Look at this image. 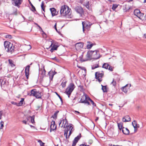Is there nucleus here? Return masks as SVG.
<instances>
[{
	"label": "nucleus",
	"mask_w": 146,
	"mask_h": 146,
	"mask_svg": "<svg viewBox=\"0 0 146 146\" xmlns=\"http://www.w3.org/2000/svg\"><path fill=\"white\" fill-rule=\"evenodd\" d=\"M29 3L30 4V5L31 6L32 9H31V10L33 11H36V9L35 7L32 4L30 1H29Z\"/></svg>",
	"instance_id": "obj_30"
},
{
	"label": "nucleus",
	"mask_w": 146,
	"mask_h": 146,
	"mask_svg": "<svg viewBox=\"0 0 146 146\" xmlns=\"http://www.w3.org/2000/svg\"><path fill=\"white\" fill-rule=\"evenodd\" d=\"M12 4L16 6L20 7V5L21 4L22 0H12Z\"/></svg>",
	"instance_id": "obj_12"
},
{
	"label": "nucleus",
	"mask_w": 146,
	"mask_h": 146,
	"mask_svg": "<svg viewBox=\"0 0 146 146\" xmlns=\"http://www.w3.org/2000/svg\"><path fill=\"white\" fill-rule=\"evenodd\" d=\"M17 9H16L15 12L13 13V14L14 15H17Z\"/></svg>",
	"instance_id": "obj_55"
},
{
	"label": "nucleus",
	"mask_w": 146,
	"mask_h": 146,
	"mask_svg": "<svg viewBox=\"0 0 146 146\" xmlns=\"http://www.w3.org/2000/svg\"><path fill=\"white\" fill-rule=\"evenodd\" d=\"M134 13L135 15L137 16L141 19H142L144 15V14L141 13L140 10L138 9H136L135 10Z\"/></svg>",
	"instance_id": "obj_7"
},
{
	"label": "nucleus",
	"mask_w": 146,
	"mask_h": 146,
	"mask_svg": "<svg viewBox=\"0 0 146 146\" xmlns=\"http://www.w3.org/2000/svg\"><path fill=\"white\" fill-rule=\"evenodd\" d=\"M111 84L113 86H115L116 85V81L113 79L112 82L111 83Z\"/></svg>",
	"instance_id": "obj_40"
},
{
	"label": "nucleus",
	"mask_w": 146,
	"mask_h": 146,
	"mask_svg": "<svg viewBox=\"0 0 146 146\" xmlns=\"http://www.w3.org/2000/svg\"><path fill=\"white\" fill-rule=\"evenodd\" d=\"M98 117H96V119L95 120V121H97L98 120Z\"/></svg>",
	"instance_id": "obj_62"
},
{
	"label": "nucleus",
	"mask_w": 146,
	"mask_h": 146,
	"mask_svg": "<svg viewBox=\"0 0 146 146\" xmlns=\"http://www.w3.org/2000/svg\"><path fill=\"white\" fill-rule=\"evenodd\" d=\"M66 127V128L65 129L68 130V131H70V130H71V129H72L73 128L72 125H70V126L68 125V126Z\"/></svg>",
	"instance_id": "obj_33"
},
{
	"label": "nucleus",
	"mask_w": 146,
	"mask_h": 146,
	"mask_svg": "<svg viewBox=\"0 0 146 146\" xmlns=\"http://www.w3.org/2000/svg\"><path fill=\"white\" fill-rule=\"evenodd\" d=\"M38 142L39 143L41 146H44V143H43L41 140H39Z\"/></svg>",
	"instance_id": "obj_43"
},
{
	"label": "nucleus",
	"mask_w": 146,
	"mask_h": 146,
	"mask_svg": "<svg viewBox=\"0 0 146 146\" xmlns=\"http://www.w3.org/2000/svg\"><path fill=\"white\" fill-rule=\"evenodd\" d=\"M123 129H122V131L123 133L125 134L128 135L129 133V129L127 128H124L123 127Z\"/></svg>",
	"instance_id": "obj_22"
},
{
	"label": "nucleus",
	"mask_w": 146,
	"mask_h": 146,
	"mask_svg": "<svg viewBox=\"0 0 146 146\" xmlns=\"http://www.w3.org/2000/svg\"><path fill=\"white\" fill-rule=\"evenodd\" d=\"M66 82V81L64 80L61 84V85L63 88L65 87Z\"/></svg>",
	"instance_id": "obj_36"
},
{
	"label": "nucleus",
	"mask_w": 146,
	"mask_h": 146,
	"mask_svg": "<svg viewBox=\"0 0 146 146\" xmlns=\"http://www.w3.org/2000/svg\"><path fill=\"white\" fill-rule=\"evenodd\" d=\"M24 98H21L20 102L19 103H18V106H21L23 104V102H24Z\"/></svg>",
	"instance_id": "obj_29"
},
{
	"label": "nucleus",
	"mask_w": 146,
	"mask_h": 146,
	"mask_svg": "<svg viewBox=\"0 0 146 146\" xmlns=\"http://www.w3.org/2000/svg\"><path fill=\"white\" fill-rule=\"evenodd\" d=\"M56 23H55V25L54 26V28L56 30V32H58V30L56 28Z\"/></svg>",
	"instance_id": "obj_54"
},
{
	"label": "nucleus",
	"mask_w": 146,
	"mask_h": 146,
	"mask_svg": "<svg viewBox=\"0 0 146 146\" xmlns=\"http://www.w3.org/2000/svg\"><path fill=\"white\" fill-rule=\"evenodd\" d=\"M75 88V86L73 83H70L66 88L65 93L68 95L69 98L71 93Z\"/></svg>",
	"instance_id": "obj_3"
},
{
	"label": "nucleus",
	"mask_w": 146,
	"mask_h": 146,
	"mask_svg": "<svg viewBox=\"0 0 146 146\" xmlns=\"http://www.w3.org/2000/svg\"><path fill=\"white\" fill-rule=\"evenodd\" d=\"M68 132V130H66L65 129L64 130V135L65 136L66 138V139H68V137L67 134Z\"/></svg>",
	"instance_id": "obj_35"
},
{
	"label": "nucleus",
	"mask_w": 146,
	"mask_h": 146,
	"mask_svg": "<svg viewBox=\"0 0 146 146\" xmlns=\"http://www.w3.org/2000/svg\"><path fill=\"white\" fill-rule=\"evenodd\" d=\"M96 78L99 82H101L102 81V78L104 74L103 73H100L99 72H97L95 74Z\"/></svg>",
	"instance_id": "obj_10"
},
{
	"label": "nucleus",
	"mask_w": 146,
	"mask_h": 146,
	"mask_svg": "<svg viewBox=\"0 0 146 146\" xmlns=\"http://www.w3.org/2000/svg\"><path fill=\"white\" fill-rule=\"evenodd\" d=\"M143 37L144 38L146 39V33L143 34Z\"/></svg>",
	"instance_id": "obj_58"
},
{
	"label": "nucleus",
	"mask_w": 146,
	"mask_h": 146,
	"mask_svg": "<svg viewBox=\"0 0 146 146\" xmlns=\"http://www.w3.org/2000/svg\"><path fill=\"white\" fill-rule=\"evenodd\" d=\"M81 136L80 135L77 136L76 137H75L73 140V143L72 144V146H75L76 145V143L80 139Z\"/></svg>",
	"instance_id": "obj_18"
},
{
	"label": "nucleus",
	"mask_w": 146,
	"mask_h": 146,
	"mask_svg": "<svg viewBox=\"0 0 146 146\" xmlns=\"http://www.w3.org/2000/svg\"><path fill=\"white\" fill-rule=\"evenodd\" d=\"M118 126L119 129L121 130L122 129H123V123L122 122L118 123Z\"/></svg>",
	"instance_id": "obj_28"
},
{
	"label": "nucleus",
	"mask_w": 146,
	"mask_h": 146,
	"mask_svg": "<svg viewBox=\"0 0 146 146\" xmlns=\"http://www.w3.org/2000/svg\"><path fill=\"white\" fill-rule=\"evenodd\" d=\"M108 70H110L112 71L113 70V68L112 66H110L109 65V67L108 68Z\"/></svg>",
	"instance_id": "obj_48"
},
{
	"label": "nucleus",
	"mask_w": 146,
	"mask_h": 146,
	"mask_svg": "<svg viewBox=\"0 0 146 146\" xmlns=\"http://www.w3.org/2000/svg\"><path fill=\"white\" fill-rule=\"evenodd\" d=\"M50 10L51 11V13L52 16H54L56 15V10L54 8H50Z\"/></svg>",
	"instance_id": "obj_21"
},
{
	"label": "nucleus",
	"mask_w": 146,
	"mask_h": 146,
	"mask_svg": "<svg viewBox=\"0 0 146 146\" xmlns=\"http://www.w3.org/2000/svg\"><path fill=\"white\" fill-rule=\"evenodd\" d=\"M83 26V31L84 32V28H85V27L84 26V25H82Z\"/></svg>",
	"instance_id": "obj_60"
},
{
	"label": "nucleus",
	"mask_w": 146,
	"mask_h": 146,
	"mask_svg": "<svg viewBox=\"0 0 146 146\" xmlns=\"http://www.w3.org/2000/svg\"><path fill=\"white\" fill-rule=\"evenodd\" d=\"M88 101H90L91 102V104H92V105L94 106H96V104L94 102V101L92 100L90 98H88Z\"/></svg>",
	"instance_id": "obj_38"
},
{
	"label": "nucleus",
	"mask_w": 146,
	"mask_h": 146,
	"mask_svg": "<svg viewBox=\"0 0 146 146\" xmlns=\"http://www.w3.org/2000/svg\"><path fill=\"white\" fill-rule=\"evenodd\" d=\"M54 50H56V48L54 49L52 47L51 49L50 50V51L51 52H52Z\"/></svg>",
	"instance_id": "obj_53"
},
{
	"label": "nucleus",
	"mask_w": 146,
	"mask_h": 146,
	"mask_svg": "<svg viewBox=\"0 0 146 146\" xmlns=\"http://www.w3.org/2000/svg\"><path fill=\"white\" fill-rule=\"evenodd\" d=\"M99 51L98 50H96L93 51L92 58L95 59H99L100 57Z\"/></svg>",
	"instance_id": "obj_9"
},
{
	"label": "nucleus",
	"mask_w": 146,
	"mask_h": 146,
	"mask_svg": "<svg viewBox=\"0 0 146 146\" xmlns=\"http://www.w3.org/2000/svg\"><path fill=\"white\" fill-rule=\"evenodd\" d=\"M49 41L51 42V44L49 48L51 47L54 49L56 48V50L58 47V46H57V42L54 40H52V39H50Z\"/></svg>",
	"instance_id": "obj_13"
},
{
	"label": "nucleus",
	"mask_w": 146,
	"mask_h": 146,
	"mask_svg": "<svg viewBox=\"0 0 146 146\" xmlns=\"http://www.w3.org/2000/svg\"><path fill=\"white\" fill-rule=\"evenodd\" d=\"M46 71L44 68L43 70H41L39 71V74H40L42 78L44 77L45 75Z\"/></svg>",
	"instance_id": "obj_23"
},
{
	"label": "nucleus",
	"mask_w": 146,
	"mask_h": 146,
	"mask_svg": "<svg viewBox=\"0 0 146 146\" xmlns=\"http://www.w3.org/2000/svg\"><path fill=\"white\" fill-rule=\"evenodd\" d=\"M89 98V96L86 94H84L82 96L80 101H79V103H84L87 104L88 105H90V104L88 101V98Z\"/></svg>",
	"instance_id": "obj_4"
},
{
	"label": "nucleus",
	"mask_w": 146,
	"mask_h": 146,
	"mask_svg": "<svg viewBox=\"0 0 146 146\" xmlns=\"http://www.w3.org/2000/svg\"><path fill=\"white\" fill-rule=\"evenodd\" d=\"M70 9L68 6L66 5L62 6L60 10V13L63 16L65 17L66 18H71V13L70 12Z\"/></svg>",
	"instance_id": "obj_1"
},
{
	"label": "nucleus",
	"mask_w": 146,
	"mask_h": 146,
	"mask_svg": "<svg viewBox=\"0 0 146 146\" xmlns=\"http://www.w3.org/2000/svg\"><path fill=\"white\" fill-rule=\"evenodd\" d=\"M74 10L77 13L80 14V16H82L84 13L83 9L80 6H76L74 8Z\"/></svg>",
	"instance_id": "obj_8"
},
{
	"label": "nucleus",
	"mask_w": 146,
	"mask_h": 146,
	"mask_svg": "<svg viewBox=\"0 0 146 146\" xmlns=\"http://www.w3.org/2000/svg\"><path fill=\"white\" fill-rule=\"evenodd\" d=\"M131 86V84H127L125 86L122 87V90L125 93H127V92L128 90L129 89V87Z\"/></svg>",
	"instance_id": "obj_17"
},
{
	"label": "nucleus",
	"mask_w": 146,
	"mask_h": 146,
	"mask_svg": "<svg viewBox=\"0 0 146 146\" xmlns=\"http://www.w3.org/2000/svg\"><path fill=\"white\" fill-rule=\"evenodd\" d=\"M56 128V125L55 123V121H52L51 123V125L50 126V131L51 132L52 131H53L55 130Z\"/></svg>",
	"instance_id": "obj_16"
},
{
	"label": "nucleus",
	"mask_w": 146,
	"mask_h": 146,
	"mask_svg": "<svg viewBox=\"0 0 146 146\" xmlns=\"http://www.w3.org/2000/svg\"><path fill=\"white\" fill-rule=\"evenodd\" d=\"M74 112H75V113H77L79 114L80 113L79 111H75Z\"/></svg>",
	"instance_id": "obj_61"
},
{
	"label": "nucleus",
	"mask_w": 146,
	"mask_h": 146,
	"mask_svg": "<svg viewBox=\"0 0 146 146\" xmlns=\"http://www.w3.org/2000/svg\"><path fill=\"white\" fill-rule=\"evenodd\" d=\"M74 129H73H73H71L70 130V131L69 132V135H68V139L69 138L70 135L72 134V132L74 131Z\"/></svg>",
	"instance_id": "obj_44"
},
{
	"label": "nucleus",
	"mask_w": 146,
	"mask_h": 146,
	"mask_svg": "<svg viewBox=\"0 0 146 146\" xmlns=\"http://www.w3.org/2000/svg\"><path fill=\"white\" fill-rule=\"evenodd\" d=\"M109 66V65L108 63H105L103 64L102 67L107 69Z\"/></svg>",
	"instance_id": "obj_31"
},
{
	"label": "nucleus",
	"mask_w": 146,
	"mask_h": 146,
	"mask_svg": "<svg viewBox=\"0 0 146 146\" xmlns=\"http://www.w3.org/2000/svg\"><path fill=\"white\" fill-rule=\"evenodd\" d=\"M44 3L43 1L42 2L41 4V7L43 11L44 12H45V7H44Z\"/></svg>",
	"instance_id": "obj_32"
},
{
	"label": "nucleus",
	"mask_w": 146,
	"mask_h": 146,
	"mask_svg": "<svg viewBox=\"0 0 146 146\" xmlns=\"http://www.w3.org/2000/svg\"><path fill=\"white\" fill-rule=\"evenodd\" d=\"M68 121H67L66 118L64 119H60V121L59 123V125L60 126L61 123H62L61 127H63V128L67 126Z\"/></svg>",
	"instance_id": "obj_11"
},
{
	"label": "nucleus",
	"mask_w": 146,
	"mask_h": 146,
	"mask_svg": "<svg viewBox=\"0 0 146 146\" xmlns=\"http://www.w3.org/2000/svg\"><path fill=\"white\" fill-rule=\"evenodd\" d=\"M2 113L3 112L2 111H0V119H1Z\"/></svg>",
	"instance_id": "obj_52"
},
{
	"label": "nucleus",
	"mask_w": 146,
	"mask_h": 146,
	"mask_svg": "<svg viewBox=\"0 0 146 146\" xmlns=\"http://www.w3.org/2000/svg\"><path fill=\"white\" fill-rule=\"evenodd\" d=\"M80 146H89L88 145H85V144H81L80 145Z\"/></svg>",
	"instance_id": "obj_59"
},
{
	"label": "nucleus",
	"mask_w": 146,
	"mask_h": 146,
	"mask_svg": "<svg viewBox=\"0 0 146 146\" xmlns=\"http://www.w3.org/2000/svg\"><path fill=\"white\" fill-rule=\"evenodd\" d=\"M30 96H35L37 98H41V93L37 91L36 89L32 90L31 91Z\"/></svg>",
	"instance_id": "obj_6"
},
{
	"label": "nucleus",
	"mask_w": 146,
	"mask_h": 146,
	"mask_svg": "<svg viewBox=\"0 0 146 146\" xmlns=\"http://www.w3.org/2000/svg\"><path fill=\"white\" fill-rule=\"evenodd\" d=\"M3 80L2 79H0V85L2 86V83L3 82Z\"/></svg>",
	"instance_id": "obj_56"
},
{
	"label": "nucleus",
	"mask_w": 146,
	"mask_h": 146,
	"mask_svg": "<svg viewBox=\"0 0 146 146\" xmlns=\"http://www.w3.org/2000/svg\"><path fill=\"white\" fill-rule=\"evenodd\" d=\"M3 124H4V122L2 121H1L0 123V125H1V126L0 127V129H2L3 128Z\"/></svg>",
	"instance_id": "obj_46"
},
{
	"label": "nucleus",
	"mask_w": 146,
	"mask_h": 146,
	"mask_svg": "<svg viewBox=\"0 0 146 146\" xmlns=\"http://www.w3.org/2000/svg\"><path fill=\"white\" fill-rule=\"evenodd\" d=\"M131 120L130 117L128 115L122 118V121L124 122L129 121Z\"/></svg>",
	"instance_id": "obj_20"
},
{
	"label": "nucleus",
	"mask_w": 146,
	"mask_h": 146,
	"mask_svg": "<svg viewBox=\"0 0 146 146\" xmlns=\"http://www.w3.org/2000/svg\"><path fill=\"white\" fill-rule=\"evenodd\" d=\"M59 112V111H57L55 112L54 113V115L52 116V117L53 118L56 119L57 117V115L58 113Z\"/></svg>",
	"instance_id": "obj_34"
},
{
	"label": "nucleus",
	"mask_w": 146,
	"mask_h": 146,
	"mask_svg": "<svg viewBox=\"0 0 146 146\" xmlns=\"http://www.w3.org/2000/svg\"><path fill=\"white\" fill-rule=\"evenodd\" d=\"M109 105L111 106H112L113 105V104H109Z\"/></svg>",
	"instance_id": "obj_63"
},
{
	"label": "nucleus",
	"mask_w": 146,
	"mask_h": 146,
	"mask_svg": "<svg viewBox=\"0 0 146 146\" xmlns=\"http://www.w3.org/2000/svg\"><path fill=\"white\" fill-rule=\"evenodd\" d=\"M11 103L12 104L18 106V103L15 102L13 101L11 102Z\"/></svg>",
	"instance_id": "obj_49"
},
{
	"label": "nucleus",
	"mask_w": 146,
	"mask_h": 146,
	"mask_svg": "<svg viewBox=\"0 0 146 146\" xmlns=\"http://www.w3.org/2000/svg\"><path fill=\"white\" fill-rule=\"evenodd\" d=\"M99 65L98 64H95L93 65L92 67V69H95L98 67Z\"/></svg>",
	"instance_id": "obj_42"
},
{
	"label": "nucleus",
	"mask_w": 146,
	"mask_h": 146,
	"mask_svg": "<svg viewBox=\"0 0 146 146\" xmlns=\"http://www.w3.org/2000/svg\"><path fill=\"white\" fill-rule=\"evenodd\" d=\"M93 44H88L87 46V47L88 48H90L93 46Z\"/></svg>",
	"instance_id": "obj_45"
},
{
	"label": "nucleus",
	"mask_w": 146,
	"mask_h": 146,
	"mask_svg": "<svg viewBox=\"0 0 146 146\" xmlns=\"http://www.w3.org/2000/svg\"><path fill=\"white\" fill-rule=\"evenodd\" d=\"M5 49L8 52L12 53L17 50V46L8 41H5L4 43Z\"/></svg>",
	"instance_id": "obj_2"
},
{
	"label": "nucleus",
	"mask_w": 146,
	"mask_h": 146,
	"mask_svg": "<svg viewBox=\"0 0 146 146\" xmlns=\"http://www.w3.org/2000/svg\"><path fill=\"white\" fill-rule=\"evenodd\" d=\"M5 37L6 38H8L9 39H11L12 38V36L11 35H7L5 36Z\"/></svg>",
	"instance_id": "obj_50"
},
{
	"label": "nucleus",
	"mask_w": 146,
	"mask_h": 146,
	"mask_svg": "<svg viewBox=\"0 0 146 146\" xmlns=\"http://www.w3.org/2000/svg\"><path fill=\"white\" fill-rule=\"evenodd\" d=\"M146 3V0H144L143 2V3Z\"/></svg>",
	"instance_id": "obj_64"
},
{
	"label": "nucleus",
	"mask_w": 146,
	"mask_h": 146,
	"mask_svg": "<svg viewBox=\"0 0 146 146\" xmlns=\"http://www.w3.org/2000/svg\"><path fill=\"white\" fill-rule=\"evenodd\" d=\"M8 61L9 64L12 67H13L15 66V65L14 64V62L12 60L9 59Z\"/></svg>",
	"instance_id": "obj_27"
},
{
	"label": "nucleus",
	"mask_w": 146,
	"mask_h": 146,
	"mask_svg": "<svg viewBox=\"0 0 146 146\" xmlns=\"http://www.w3.org/2000/svg\"><path fill=\"white\" fill-rule=\"evenodd\" d=\"M83 46V43L82 42H79L75 44V48L76 50H79L81 49Z\"/></svg>",
	"instance_id": "obj_15"
},
{
	"label": "nucleus",
	"mask_w": 146,
	"mask_h": 146,
	"mask_svg": "<svg viewBox=\"0 0 146 146\" xmlns=\"http://www.w3.org/2000/svg\"><path fill=\"white\" fill-rule=\"evenodd\" d=\"M118 5H117L113 4L112 7V9L113 10H115L118 7Z\"/></svg>",
	"instance_id": "obj_41"
},
{
	"label": "nucleus",
	"mask_w": 146,
	"mask_h": 146,
	"mask_svg": "<svg viewBox=\"0 0 146 146\" xmlns=\"http://www.w3.org/2000/svg\"><path fill=\"white\" fill-rule=\"evenodd\" d=\"M85 6L89 10H91V8L89 7V2H87L86 3L85 5Z\"/></svg>",
	"instance_id": "obj_37"
},
{
	"label": "nucleus",
	"mask_w": 146,
	"mask_h": 146,
	"mask_svg": "<svg viewBox=\"0 0 146 146\" xmlns=\"http://www.w3.org/2000/svg\"><path fill=\"white\" fill-rule=\"evenodd\" d=\"M36 25H37V26H38V27H39V28L42 31V32L43 33H42V35H46L45 33H44V32L42 31V29L40 27V26H39V25H37V24H36Z\"/></svg>",
	"instance_id": "obj_47"
},
{
	"label": "nucleus",
	"mask_w": 146,
	"mask_h": 146,
	"mask_svg": "<svg viewBox=\"0 0 146 146\" xmlns=\"http://www.w3.org/2000/svg\"><path fill=\"white\" fill-rule=\"evenodd\" d=\"M29 119H31V121L32 123H33L34 122V117L33 116H29Z\"/></svg>",
	"instance_id": "obj_39"
},
{
	"label": "nucleus",
	"mask_w": 146,
	"mask_h": 146,
	"mask_svg": "<svg viewBox=\"0 0 146 146\" xmlns=\"http://www.w3.org/2000/svg\"><path fill=\"white\" fill-rule=\"evenodd\" d=\"M82 25H84L85 27L88 30H89L91 27V26L92 25V24L90 22H82Z\"/></svg>",
	"instance_id": "obj_14"
},
{
	"label": "nucleus",
	"mask_w": 146,
	"mask_h": 146,
	"mask_svg": "<svg viewBox=\"0 0 146 146\" xmlns=\"http://www.w3.org/2000/svg\"><path fill=\"white\" fill-rule=\"evenodd\" d=\"M101 86H102V90L103 92H108V90L106 86H104L102 85Z\"/></svg>",
	"instance_id": "obj_26"
},
{
	"label": "nucleus",
	"mask_w": 146,
	"mask_h": 146,
	"mask_svg": "<svg viewBox=\"0 0 146 146\" xmlns=\"http://www.w3.org/2000/svg\"><path fill=\"white\" fill-rule=\"evenodd\" d=\"M56 94L57 95V96H58V97L60 98V100L61 101H62V98H61V97L59 95L58 93L56 92Z\"/></svg>",
	"instance_id": "obj_51"
},
{
	"label": "nucleus",
	"mask_w": 146,
	"mask_h": 146,
	"mask_svg": "<svg viewBox=\"0 0 146 146\" xmlns=\"http://www.w3.org/2000/svg\"><path fill=\"white\" fill-rule=\"evenodd\" d=\"M22 122H23V123H24V124H27V121H25V120L23 121H22Z\"/></svg>",
	"instance_id": "obj_57"
},
{
	"label": "nucleus",
	"mask_w": 146,
	"mask_h": 146,
	"mask_svg": "<svg viewBox=\"0 0 146 146\" xmlns=\"http://www.w3.org/2000/svg\"><path fill=\"white\" fill-rule=\"evenodd\" d=\"M30 65H28L26 67L25 69V73L26 77L27 79H28L29 78V71Z\"/></svg>",
	"instance_id": "obj_19"
},
{
	"label": "nucleus",
	"mask_w": 146,
	"mask_h": 146,
	"mask_svg": "<svg viewBox=\"0 0 146 146\" xmlns=\"http://www.w3.org/2000/svg\"><path fill=\"white\" fill-rule=\"evenodd\" d=\"M54 72L53 71H50L48 73V74L50 76V78H51V79H52L54 76L55 74V73H54Z\"/></svg>",
	"instance_id": "obj_25"
},
{
	"label": "nucleus",
	"mask_w": 146,
	"mask_h": 146,
	"mask_svg": "<svg viewBox=\"0 0 146 146\" xmlns=\"http://www.w3.org/2000/svg\"><path fill=\"white\" fill-rule=\"evenodd\" d=\"M132 124L135 130V129L136 128H137L138 127H139V126H138L137 123L135 120L133 121L132 122Z\"/></svg>",
	"instance_id": "obj_24"
},
{
	"label": "nucleus",
	"mask_w": 146,
	"mask_h": 146,
	"mask_svg": "<svg viewBox=\"0 0 146 146\" xmlns=\"http://www.w3.org/2000/svg\"><path fill=\"white\" fill-rule=\"evenodd\" d=\"M92 54L93 51L89 50L88 51L86 56V58L85 59L82 58L83 56V55H82L80 57V61L82 62H84L87 61L91 58H92Z\"/></svg>",
	"instance_id": "obj_5"
}]
</instances>
